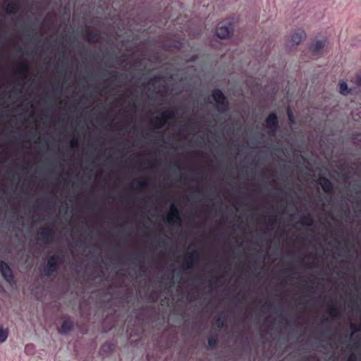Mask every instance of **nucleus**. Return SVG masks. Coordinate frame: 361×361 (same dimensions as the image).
<instances>
[{"mask_svg":"<svg viewBox=\"0 0 361 361\" xmlns=\"http://www.w3.org/2000/svg\"><path fill=\"white\" fill-rule=\"evenodd\" d=\"M212 97L216 102V109L219 112H224L228 109V102L224 93L219 90H215L212 92Z\"/></svg>","mask_w":361,"mask_h":361,"instance_id":"f257e3e1","label":"nucleus"},{"mask_svg":"<svg viewBox=\"0 0 361 361\" xmlns=\"http://www.w3.org/2000/svg\"><path fill=\"white\" fill-rule=\"evenodd\" d=\"M166 221L171 225L180 226L181 216L179 209L174 203L170 207V211L166 216Z\"/></svg>","mask_w":361,"mask_h":361,"instance_id":"f03ea898","label":"nucleus"},{"mask_svg":"<svg viewBox=\"0 0 361 361\" xmlns=\"http://www.w3.org/2000/svg\"><path fill=\"white\" fill-rule=\"evenodd\" d=\"M59 263V257L57 255L51 256L47 261L44 272L47 276L52 275L57 269Z\"/></svg>","mask_w":361,"mask_h":361,"instance_id":"7ed1b4c3","label":"nucleus"},{"mask_svg":"<svg viewBox=\"0 0 361 361\" xmlns=\"http://www.w3.org/2000/svg\"><path fill=\"white\" fill-rule=\"evenodd\" d=\"M187 259L183 264V269L185 270L191 269L194 267L196 263L199 261V257L195 250L188 251L187 252Z\"/></svg>","mask_w":361,"mask_h":361,"instance_id":"20e7f679","label":"nucleus"},{"mask_svg":"<svg viewBox=\"0 0 361 361\" xmlns=\"http://www.w3.org/2000/svg\"><path fill=\"white\" fill-rule=\"evenodd\" d=\"M233 32V27L231 24L228 25H219L216 30V35L221 39L229 37Z\"/></svg>","mask_w":361,"mask_h":361,"instance_id":"39448f33","label":"nucleus"},{"mask_svg":"<svg viewBox=\"0 0 361 361\" xmlns=\"http://www.w3.org/2000/svg\"><path fill=\"white\" fill-rule=\"evenodd\" d=\"M0 271L6 281L11 283L13 281V277L12 270L10 267L4 262H1L0 263Z\"/></svg>","mask_w":361,"mask_h":361,"instance_id":"423d86ee","label":"nucleus"},{"mask_svg":"<svg viewBox=\"0 0 361 361\" xmlns=\"http://www.w3.org/2000/svg\"><path fill=\"white\" fill-rule=\"evenodd\" d=\"M267 125L271 133H274L278 126L277 116L274 113L270 114L266 120Z\"/></svg>","mask_w":361,"mask_h":361,"instance_id":"0eeeda50","label":"nucleus"},{"mask_svg":"<svg viewBox=\"0 0 361 361\" xmlns=\"http://www.w3.org/2000/svg\"><path fill=\"white\" fill-rule=\"evenodd\" d=\"M52 231L48 228H41L39 231L40 240L44 243H49L52 238Z\"/></svg>","mask_w":361,"mask_h":361,"instance_id":"6e6552de","label":"nucleus"},{"mask_svg":"<svg viewBox=\"0 0 361 361\" xmlns=\"http://www.w3.org/2000/svg\"><path fill=\"white\" fill-rule=\"evenodd\" d=\"M326 45L325 40H317L311 46L310 49L314 56H317L321 54L322 51Z\"/></svg>","mask_w":361,"mask_h":361,"instance_id":"1a4fd4ad","label":"nucleus"},{"mask_svg":"<svg viewBox=\"0 0 361 361\" xmlns=\"http://www.w3.org/2000/svg\"><path fill=\"white\" fill-rule=\"evenodd\" d=\"M318 183L321 185L322 190L326 193H331L333 190L332 183L326 177H320L318 179Z\"/></svg>","mask_w":361,"mask_h":361,"instance_id":"9d476101","label":"nucleus"},{"mask_svg":"<svg viewBox=\"0 0 361 361\" xmlns=\"http://www.w3.org/2000/svg\"><path fill=\"white\" fill-rule=\"evenodd\" d=\"M305 32L303 30L298 29L293 34L290 42L293 45H298L301 40L305 38Z\"/></svg>","mask_w":361,"mask_h":361,"instance_id":"9b49d317","label":"nucleus"},{"mask_svg":"<svg viewBox=\"0 0 361 361\" xmlns=\"http://www.w3.org/2000/svg\"><path fill=\"white\" fill-rule=\"evenodd\" d=\"M5 10L9 14H16L18 10V3L16 0H12L5 4Z\"/></svg>","mask_w":361,"mask_h":361,"instance_id":"f8f14e48","label":"nucleus"},{"mask_svg":"<svg viewBox=\"0 0 361 361\" xmlns=\"http://www.w3.org/2000/svg\"><path fill=\"white\" fill-rule=\"evenodd\" d=\"M152 123L155 128L161 129L168 123V121L161 115L160 116H157Z\"/></svg>","mask_w":361,"mask_h":361,"instance_id":"ddd939ff","label":"nucleus"},{"mask_svg":"<svg viewBox=\"0 0 361 361\" xmlns=\"http://www.w3.org/2000/svg\"><path fill=\"white\" fill-rule=\"evenodd\" d=\"M73 326V322L70 318L66 319L63 322V324L61 326V331L64 334H66L72 329Z\"/></svg>","mask_w":361,"mask_h":361,"instance_id":"4468645a","label":"nucleus"},{"mask_svg":"<svg viewBox=\"0 0 361 361\" xmlns=\"http://www.w3.org/2000/svg\"><path fill=\"white\" fill-rule=\"evenodd\" d=\"M300 223L305 226H312L314 224V219L310 215H303L300 218Z\"/></svg>","mask_w":361,"mask_h":361,"instance_id":"2eb2a0df","label":"nucleus"},{"mask_svg":"<svg viewBox=\"0 0 361 361\" xmlns=\"http://www.w3.org/2000/svg\"><path fill=\"white\" fill-rule=\"evenodd\" d=\"M161 115L169 122L175 118L176 111L174 109H166Z\"/></svg>","mask_w":361,"mask_h":361,"instance_id":"dca6fc26","label":"nucleus"},{"mask_svg":"<svg viewBox=\"0 0 361 361\" xmlns=\"http://www.w3.org/2000/svg\"><path fill=\"white\" fill-rule=\"evenodd\" d=\"M29 67L28 65L24 62L20 63L18 71L20 75H25L27 72L28 71Z\"/></svg>","mask_w":361,"mask_h":361,"instance_id":"f3484780","label":"nucleus"},{"mask_svg":"<svg viewBox=\"0 0 361 361\" xmlns=\"http://www.w3.org/2000/svg\"><path fill=\"white\" fill-rule=\"evenodd\" d=\"M339 92L343 95H347L350 92L346 82H341L339 83Z\"/></svg>","mask_w":361,"mask_h":361,"instance_id":"a211bd4d","label":"nucleus"},{"mask_svg":"<svg viewBox=\"0 0 361 361\" xmlns=\"http://www.w3.org/2000/svg\"><path fill=\"white\" fill-rule=\"evenodd\" d=\"M8 338V331L0 326V343H4Z\"/></svg>","mask_w":361,"mask_h":361,"instance_id":"6ab92c4d","label":"nucleus"},{"mask_svg":"<svg viewBox=\"0 0 361 361\" xmlns=\"http://www.w3.org/2000/svg\"><path fill=\"white\" fill-rule=\"evenodd\" d=\"M149 185L147 180H140L137 182V188L142 190L146 188Z\"/></svg>","mask_w":361,"mask_h":361,"instance_id":"aec40b11","label":"nucleus"},{"mask_svg":"<svg viewBox=\"0 0 361 361\" xmlns=\"http://www.w3.org/2000/svg\"><path fill=\"white\" fill-rule=\"evenodd\" d=\"M78 140L77 138H72L70 141V146L73 149H76L78 147Z\"/></svg>","mask_w":361,"mask_h":361,"instance_id":"412c9836","label":"nucleus"},{"mask_svg":"<svg viewBox=\"0 0 361 361\" xmlns=\"http://www.w3.org/2000/svg\"><path fill=\"white\" fill-rule=\"evenodd\" d=\"M88 39L90 42H97L98 40V36L96 34L90 32Z\"/></svg>","mask_w":361,"mask_h":361,"instance_id":"4be33fe9","label":"nucleus"},{"mask_svg":"<svg viewBox=\"0 0 361 361\" xmlns=\"http://www.w3.org/2000/svg\"><path fill=\"white\" fill-rule=\"evenodd\" d=\"M336 312H337L336 308L335 307H332V308L330 310V315L332 317H336Z\"/></svg>","mask_w":361,"mask_h":361,"instance_id":"5701e85b","label":"nucleus"},{"mask_svg":"<svg viewBox=\"0 0 361 361\" xmlns=\"http://www.w3.org/2000/svg\"><path fill=\"white\" fill-rule=\"evenodd\" d=\"M208 343H209V346L214 347L216 345V340L213 339V338H210L208 341Z\"/></svg>","mask_w":361,"mask_h":361,"instance_id":"b1692460","label":"nucleus"},{"mask_svg":"<svg viewBox=\"0 0 361 361\" xmlns=\"http://www.w3.org/2000/svg\"><path fill=\"white\" fill-rule=\"evenodd\" d=\"M355 83L357 85L361 86V75L357 76Z\"/></svg>","mask_w":361,"mask_h":361,"instance_id":"393cba45","label":"nucleus"},{"mask_svg":"<svg viewBox=\"0 0 361 361\" xmlns=\"http://www.w3.org/2000/svg\"><path fill=\"white\" fill-rule=\"evenodd\" d=\"M350 328L352 329V330L353 331H355L359 329L358 328H357V326L355 324H350Z\"/></svg>","mask_w":361,"mask_h":361,"instance_id":"a878e982","label":"nucleus"},{"mask_svg":"<svg viewBox=\"0 0 361 361\" xmlns=\"http://www.w3.org/2000/svg\"><path fill=\"white\" fill-rule=\"evenodd\" d=\"M355 357L354 356V355H351L350 357L348 359V361H355Z\"/></svg>","mask_w":361,"mask_h":361,"instance_id":"bb28decb","label":"nucleus"},{"mask_svg":"<svg viewBox=\"0 0 361 361\" xmlns=\"http://www.w3.org/2000/svg\"><path fill=\"white\" fill-rule=\"evenodd\" d=\"M222 325H223V322L220 319H219L218 320V326L221 327Z\"/></svg>","mask_w":361,"mask_h":361,"instance_id":"cd10ccee","label":"nucleus"},{"mask_svg":"<svg viewBox=\"0 0 361 361\" xmlns=\"http://www.w3.org/2000/svg\"><path fill=\"white\" fill-rule=\"evenodd\" d=\"M288 118L290 121H292V116L290 115L289 111H288Z\"/></svg>","mask_w":361,"mask_h":361,"instance_id":"c85d7f7f","label":"nucleus"},{"mask_svg":"<svg viewBox=\"0 0 361 361\" xmlns=\"http://www.w3.org/2000/svg\"><path fill=\"white\" fill-rule=\"evenodd\" d=\"M111 76L112 77H116V72H112L111 73Z\"/></svg>","mask_w":361,"mask_h":361,"instance_id":"c756f323","label":"nucleus"},{"mask_svg":"<svg viewBox=\"0 0 361 361\" xmlns=\"http://www.w3.org/2000/svg\"><path fill=\"white\" fill-rule=\"evenodd\" d=\"M269 222H270V224H274V222L271 221V219H269Z\"/></svg>","mask_w":361,"mask_h":361,"instance_id":"7c9ffc66","label":"nucleus"},{"mask_svg":"<svg viewBox=\"0 0 361 361\" xmlns=\"http://www.w3.org/2000/svg\"><path fill=\"white\" fill-rule=\"evenodd\" d=\"M176 166L178 168H179V163H177V164H176Z\"/></svg>","mask_w":361,"mask_h":361,"instance_id":"2f4dec72","label":"nucleus"}]
</instances>
